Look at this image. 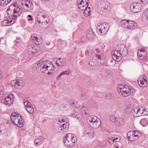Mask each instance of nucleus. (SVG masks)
<instances>
[{
	"instance_id": "obj_39",
	"label": "nucleus",
	"mask_w": 148,
	"mask_h": 148,
	"mask_svg": "<svg viewBox=\"0 0 148 148\" xmlns=\"http://www.w3.org/2000/svg\"><path fill=\"white\" fill-rule=\"evenodd\" d=\"M6 127L3 124H0V134H4L5 131Z\"/></svg>"
},
{
	"instance_id": "obj_4",
	"label": "nucleus",
	"mask_w": 148,
	"mask_h": 148,
	"mask_svg": "<svg viewBox=\"0 0 148 148\" xmlns=\"http://www.w3.org/2000/svg\"><path fill=\"white\" fill-rule=\"evenodd\" d=\"M97 119V118L95 116L89 117L87 118V122L91 127L96 129L100 125V123L98 122Z\"/></svg>"
},
{
	"instance_id": "obj_27",
	"label": "nucleus",
	"mask_w": 148,
	"mask_h": 148,
	"mask_svg": "<svg viewBox=\"0 0 148 148\" xmlns=\"http://www.w3.org/2000/svg\"><path fill=\"white\" fill-rule=\"evenodd\" d=\"M25 85V82L21 79H17V88H21Z\"/></svg>"
},
{
	"instance_id": "obj_31",
	"label": "nucleus",
	"mask_w": 148,
	"mask_h": 148,
	"mask_svg": "<svg viewBox=\"0 0 148 148\" xmlns=\"http://www.w3.org/2000/svg\"><path fill=\"white\" fill-rule=\"evenodd\" d=\"M124 123L123 119L119 117L116 119L115 123L118 125H121Z\"/></svg>"
},
{
	"instance_id": "obj_30",
	"label": "nucleus",
	"mask_w": 148,
	"mask_h": 148,
	"mask_svg": "<svg viewBox=\"0 0 148 148\" xmlns=\"http://www.w3.org/2000/svg\"><path fill=\"white\" fill-rule=\"evenodd\" d=\"M12 0H0V5L5 6L9 4Z\"/></svg>"
},
{
	"instance_id": "obj_18",
	"label": "nucleus",
	"mask_w": 148,
	"mask_h": 148,
	"mask_svg": "<svg viewBox=\"0 0 148 148\" xmlns=\"http://www.w3.org/2000/svg\"><path fill=\"white\" fill-rule=\"evenodd\" d=\"M95 34L91 29L88 30L87 32L86 37L89 40H92L95 37Z\"/></svg>"
},
{
	"instance_id": "obj_24",
	"label": "nucleus",
	"mask_w": 148,
	"mask_h": 148,
	"mask_svg": "<svg viewBox=\"0 0 148 148\" xmlns=\"http://www.w3.org/2000/svg\"><path fill=\"white\" fill-rule=\"evenodd\" d=\"M135 135H134L132 132H129L127 134V136L128 139L131 141H134L138 139H136L135 137Z\"/></svg>"
},
{
	"instance_id": "obj_20",
	"label": "nucleus",
	"mask_w": 148,
	"mask_h": 148,
	"mask_svg": "<svg viewBox=\"0 0 148 148\" xmlns=\"http://www.w3.org/2000/svg\"><path fill=\"white\" fill-rule=\"evenodd\" d=\"M44 140V138L42 136H40L34 140V145L35 146H38L41 145Z\"/></svg>"
},
{
	"instance_id": "obj_14",
	"label": "nucleus",
	"mask_w": 148,
	"mask_h": 148,
	"mask_svg": "<svg viewBox=\"0 0 148 148\" xmlns=\"http://www.w3.org/2000/svg\"><path fill=\"white\" fill-rule=\"evenodd\" d=\"M84 135L90 138H92L95 135V133L93 130L91 129H87L83 133Z\"/></svg>"
},
{
	"instance_id": "obj_23",
	"label": "nucleus",
	"mask_w": 148,
	"mask_h": 148,
	"mask_svg": "<svg viewBox=\"0 0 148 148\" xmlns=\"http://www.w3.org/2000/svg\"><path fill=\"white\" fill-rule=\"evenodd\" d=\"M129 20L124 19L122 20L120 23L121 26L124 28L128 29Z\"/></svg>"
},
{
	"instance_id": "obj_54",
	"label": "nucleus",
	"mask_w": 148,
	"mask_h": 148,
	"mask_svg": "<svg viewBox=\"0 0 148 148\" xmlns=\"http://www.w3.org/2000/svg\"><path fill=\"white\" fill-rule=\"evenodd\" d=\"M69 74V72L67 71H63L60 73L62 76L64 75H68Z\"/></svg>"
},
{
	"instance_id": "obj_49",
	"label": "nucleus",
	"mask_w": 148,
	"mask_h": 148,
	"mask_svg": "<svg viewBox=\"0 0 148 148\" xmlns=\"http://www.w3.org/2000/svg\"><path fill=\"white\" fill-rule=\"evenodd\" d=\"M143 14L144 16L146 17V18H147V20H148V9H147V10H145Z\"/></svg>"
},
{
	"instance_id": "obj_56",
	"label": "nucleus",
	"mask_w": 148,
	"mask_h": 148,
	"mask_svg": "<svg viewBox=\"0 0 148 148\" xmlns=\"http://www.w3.org/2000/svg\"><path fill=\"white\" fill-rule=\"evenodd\" d=\"M88 64L91 67L94 66V63L92 61H90L89 62Z\"/></svg>"
},
{
	"instance_id": "obj_12",
	"label": "nucleus",
	"mask_w": 148,
	"mask_h": 148,
	"mask_svg": "<svg viewBox=\"0 0 148 148\" xmlns=\"http://www.w3.org/2000/svg\"><path fill=\"white\" fill-rule=\"evenodd\" d=\"M13 96L12 94L9 95L8 97L5 98L4 100V103L5 104L9 106L13 102Z\"/></svg>"
},
{
	"instance_id": "obj_28",
	"label": "nucleus",
	"mask_w": 148,
	"mask_h": 148,
	"mask_svg": "<svg viewBox=\"0 0 148 148\" xmlns=\"http://www.w3.org/2000/svg\"><path fill=\"white\" fill-rule=\"evenodd\" d=\"M111 140V141H110V143L111 144H112L114 143L118 142L120 140V138L119 136L112 137Z\"/></svg>"
},
{
	"instance_id": "obj_50",
	"label": "nucleus",
	"mask_w": 148,
	"mask_h": 148,
	"mask_svg": "<svg viewBox=\"0 0 148 148\" xmlns=\"http://www.w3.org/2000/svg\"><path fill=\"white\" fill-rule=\"evenodd\" d=\"M106 96L108 98L111 99L113 97V95L111 93L109 92L107 94Z\"/></svg>"
},
{
	"instance_id": "obj_35",
	"label": "nucleus",
	"mask_w": 148,
	"mask_h": 148,
	"mask_svg": "<svg viewBox=\"0 0 148 148\" xmlns=\"http://www.w3.org/2000/svg\"><path fill=\"white\" fill-rule=\"evenodd\" d=\"M80 115L75 110L73 111L71 114L72 117L75 118L76 119H78L80 116Z\"/></svg>"
},
{
	"instance_id": "obj_62",
	"label": "nucleus",
	"mask_w": 148,
	"mask_h": 148,
	"mask_svg": "<svg viewBox=\"0 0 148 148\" xmlns=\"http://www.w3.org/2000/svg\"><path fill=\"white\" fill-rule=\"evenodd\" d=\"M25 5L27 8V9L29 8H30V6H29V5L26 3L25 4Z\"/></svg>"
},
{
	"instance_id": "obj_11",
	"label": "nucleus",
	"mask_w": 148,
	"mask_h": 148,
	"mask_svg": "<svg viewBox=\"0 0 148 148\" xmlns=\"http://www.w3.org/2000/svg\"><path fill=\"white\" fill-rule=\"evenodd\" d=\"M88 0H79L77 2L79 9L81 11H83L86 8V5L89 4Z\"/></svg>"
},
{
	"instance_id": "obj_51",
	"label": "nucleus",
	"mask_w": 148,
	"mask_h": 148,
	"mask_svg": "<svg viewBox=\"0 0 148 148\" xmlns=\"http://www.w3.org/2000/svg\"><path fill=\"white\" fill-rule=\"evenodd\" d=\"M139 108H133L132 109V111H133L134 113H136V114H138V111Z\"/></svg>"
},
{
	"instance_id": "obj_5",
	"label": "nucleus",
	"mask_w": 148,
	"mask_h": 148,
	"mask_svg": "<svg viewBox=\"0 0 148 148\" xmlns=\"http://www.w3.org/2000/svg\"><path fill=\"white\" fill-rule=\"evenodd\" d=\"M42 63L43 65L42 67V69H45L46 70L49 71L47 73V75L51 74L54 70V66L51 62L49 61L46 60L43 61Z\"/></svg>"
},
{
	"instance_id": "obj_38",
	"label": "nucleus",
	"mask_w": 148,
	"mask_h": 148,
	"mask_svg": "<svg viewBox=\"0 0 148 148\" xmlns=\"http://www.w3.org/2000/svg\"><path fill=\"white\" fill-rule=\"evenodd\" d=\"M88 5H86V8H84V13L85 14H86V15H88V16H90V7H88Z\"/></svg>"
},
{
	"instance_id": "obj_15",
	"label": "nucleus",
	"mask_w": 148,
	"mask_h": 148,
	"mask_svg": "<svg viewBox=\"0 0 148 148\" xmlns=\"http://www.w3.org/2000/svg\"><path fill=\"white\" fill-rule=\"evenodd\" d=\"M15 21L13 19L10 18L9 16L7 20H4L2 22L1 25L4 26H10Z\"/></svg>"
},
{
	"instance_id": "obj_61",
	"label": "nucleus",
	"mask_w": 148,
	"mask_h": 148,
	"mask_svg": "<svg viewBox=\"0 0 148 148\" xmlns=\"http://www.w3.org/2000/svg\"><path fill=\"white\" fill-rule=\"evenodd\" d=\"M85 53L86 55H88L89 54V51L88 50H86Z\"/></svg>"
},
{
	"instance_id": "obj_57",
	"label": "nucleus",
	"mask_w": 148,
	"mask_h": 148,
	"mask_svg": "<svg viewBox=\"0 0 148 148\" xmlns=\"http://www.w3.org/2000/svg\"><path fill=\"white\" fill-rule=\"evenodd\" d=\"M62 108L65 110H67V109H68V108H66V105H64L62 107Z\"/></svg>"
},
{
	"instance_id": "obj_3",
	"label": "nucleus",
	"mask_w": 148,
	"mask_h": 148,
	"mask_svg": "<svg viewBox=\"0 0 148 148\" xmlns=\"http://www.w3.org/2000/svg\"><path fill=\"white\" fill-rule=\"evenodd\" d=\"M117 91L119 94L124 97H127L131 94V89L127 86L119 85Z\"/></svg>"
},
{
	"instance_id": "obj_45",
	"label": "nucleus",
	"mask_w": 148,
	"mask_h": 148,
	"mask_svg": "<svg viewBox=\"0 0 148 148\" xmlns=\"http://www.w3.org/2000/svg\"><path fill=\"white\" fill-rule=\"evenodd\" d=\"M17 79L14 80L12 81L11 82V84L12 86H14L17 88Z\"/></svg>"
},
{
	"instance_id": "obj_21",
	"label": "nucleus",
	"mask_w": 148,
	"mask_h": 148,
	"mask_svg": "<svg viewBox=\"0 0 148 148\" xmlns=\"http://www.w3.org/2000/svg\"><path fill=\"white\" fill-rule=\"evenodd\" d=\"M27 51L29 55H32L37 51L36 49L34 46L29 45L27 48Z\"/></svg>"
},
{
	"instance_id": "obj_52",
	"label": "nucleus",
	"mask_w": 148,
	"mask_h": 148,
	"mask_svg": "<svg viewBox=\"0 0 148 148\" xmlns=\"http://www.w3.org/2000/svg\"><path fill=\"white\" fill-rule=\"evenodd\" d=\"M95 148H105L104 145L103 144H101L97 146Z\"/></svg>"
},
{
	"instance_id": "obj_42",
	"label": "nucleus",
	"mask_w": 148,
	"mask_h": 148,
	"mask_svg": "<svg viewBox=\"0 0 148 148\" xmlns=\"http://www.w3.org/2000/svg\"><path fill=\"white\" fill-rule=\"evenodd\" d=\"M134 135H135V137L136 138V139H138L139 137L141 136V134L137 130H134L132 132Z\"/></svg>"
},
{
	"instance_id": "obj_33",
	"label": "nucleus",
	"mask_w": 148,
	"mask_h": 148,
	"mask_svg": "<svg viewBox=\"0 0 148 148\" xmlns=\"http://www.w3.org/2000/svg\"><path fill=\"white\" fill-rule=\"evenodd\" d=\"M95 51L99 54H96L95 55L97 58L101 60V53L102 52L99 49L96 48L95 49Z\"/></svg>"
},
{
	"instance_id": "obj_55",
	"label": "nucleus",
	"mask_w": 148,
	"mask_h": 148,
	"mask_svg": "<svg viewBox=\"0 0 148 148\" xmlns=\"http://www.w3.org/2000/svg\"><path fill=\"white\" fill-rule=\"evenodd\" d=\"M140 2L144 4H147L148 3V0H140Z\"/></svg>"
},
{
	"instance_id": "obj_1",
	"label": "nucleus",
	"mask_w": 148,
	"mask_h": 148,
	"mask_svg": "<svg viewBox=\"0 0 148 148\" xmlns=\"http://www.w3.org/2000/svg\"><path fill=\"white\" fill-rule=\"evenodd\" d=\"M77 138L74 134L68 133L63 137V141L64 145L69 147H73L77 142Z\"/></svg>"
},
{
	"instance_id": "obj_9",
	"label": "nucleus",
	"mask_w": 148,
	"mask_h": 148,
	"mask_svg": "<svg viewBox=\"0 0 148 148\" xmlns=\"http://www.w3.org/2000/svg\"><path fill=\"white\" fill-rule=\"evenodd\" d=\"M13 14H16V15H13L9 16V18L10 19H13L15 21L17 18L20 16L22 14V10L21 8L19 7V6H16L14 10L13 11Z\"/></svg>"
},
{
	"instance_id": "obj_44",
	"label": "nucleus",
	"mask_w": 148,
	"mask_h": 148,
	"mask_svg": "<svg viewBox=\"0 0 148 148\" xmlns=\"http://www.w3.org/2000/svg\"><path fill=\"white\" fill-rule=\"evenodd\" d=\"M29 4L30 6V8H29L27 9H26V10H25V12H30L32 10L33 8V3L32 1H29Z\"/></svg>"
},
{
	"instance_id": "obj_46",
	"label": "nucleus",
	"mask_w": 148,
	"mask_h": 148,
	"mask_svg": "<svg viewBox=\"0 0 148 148\" xmlns=\"http://www.w3.org/2000/svg\"><path fill=\"white\" fill-rule=\"evenodd\" d=\"M81 110L80 111L82 112V113L83 114V115L85 114L86 115L87 114V112L85 111V108L84 107V106H81Z\"/></svg>"
},
{
	"instance_id": "obj_58",
	"label": "nucleus",
	"mask_w": 148,
	"mask_h": 148,
	"mask_svg": "<svg viewBox=\"0 0 148 148\" xmlns=\"http://www.w3.org/2000/svg\"><path fill=\"white\" fill-rule=\"evenodd\" d=\"M28 17L30 18L28 19L29 20L32 21L33 20V19L32 18V16L31 15H28Z\"/></svg>"
},
{
	"instance_id": "obj_26",
	"label": "nucleus",
	"mask_w": 148,
	"mask_h": 148,
	"mask_svg": "<svg viewBox=\"0 0 148 148\" xmlns=\"http://www.w3.org/2000/svg\"><path fill=\"white\" fill-rule=\"evenodd\" d=\"M147 81L145 79H140L139 78L138 80V83L140 86L144 87L145 86V84H146Z\"/></svg>"
},
{
	"instance_id": "obj_34",
	"label": "nucleus",
	"mask_w": 148,
	"mask_h": 148,
	"mask_svg": "<svg viewBox=\"0 0 148 148\" xmlns=\"http://www.w3.org/2000/svg\"><path fill=\"white\" fill-rule=\"evenodd\" d=\"M37 61L36 63H34L33 64V67L34 70H36L37 69H38L40 66H41L42 65V63L40 64V61Z\"/></svg>"
},
{
	"instance_id": "obj_13",
	"label": "nucleus",
	"mask_w": 148,
	"mask_h": 148,
	"mask_svg": "<svg viewBox=\"0 0 148 148\" xmlns=\"http://www.w3.org/2000/svg\"><path fill=\"white\" fill-rule=\"evenodd\" d=\"M137 55L140 59L143 60L147 56V52L145 49H140L139 52H137Z\"/></svg>"
},
{
	"instance_id": "obj_16",
	"label": "nucleus",
	"mask_w": 148,
	"mask_h": 148,
	"mask_svg": "<svg viewBox=\"0 0 148 148\" xmlns=\"http://www.w3.org/2000/svg\"><path fill=\"white\" fill-rule=\"evenodd\" d=\"M118 50L121 53L122 56L124 57L127 55L128 53V50L127 47L125 45H124L119 47Z\"/></svg>"
},
{
	"instance_id": "obj_40",
	"label": "nucleus",
	"mask_w": 148,
	"mask_h": 148,
	"mask_svg": "<svg viewBox=\"0 0 148 148\" xmlns=\"http://www.w3.org/2000/svg\"><path fill=\"white\" fill-rule=\"evenodd\" d=\"M25 108L28 113L31 114L33 113L34 110L32 105L27 106Z\"/></svg>"
},
{
	"instance_id": "obj_64",
	"label": "nucleus",
	"mask_w": 148,
	"mask_h": 148,
	"mask_svg": "<svg viewBox=\"0 0 148 148\" xmlns=\"http://www.w3.org/2000/svg\"><path fill=\"white\" fill-rule=\"evenodd\" d=\"M50 44V42L48 41H47L46 42V44L47 46H49Z\"/></svg>"
},
{
	"instance_id": "obj_32",
	"label": "nucleus",
	"mask_w": 148,
	"mask_h": 148,
	"mask_svg": "<svg viewBox=\"0 0 148 148\" xmlns=\"http://www.w3.org/2000/svg\"><path fill=\"white\" fill-rule=\"evenodd\" d=\"M64 63L63 59L59 58L56 61V64L58 66H63Z\"/></svg>"
},
{
	"instance_id": "obj_10",
	"label": "nucleus",
	"mask_w": 148,
	"mask_h": 148,
	"mask_svg": "<svg viewBox=\"0 0 148 148\" xmlns=\"http://www.w3.org/2000/svg\"><path fill=\"white\" fill-rule=\"evenodd\" d=\"M43 18L38 14L37 16V19L38 23L39 24L41 23L44 25V28L47 27L49 25V21L44 19Z\"/></svg>"
},
{
	"instance_id": "obj_53",
	"label": "nucleus",
	"mask_w": 148,
	"mask_h": 148,
	"mask_svg": "<svg viewBox=\"0 0 148 148\" xmlns=\"http://www.w3.org/2000/svg\"><path fill=\"white\" fill-rule=\"evenodd\" d=\"M80 42L82 43H84L86 42V40L85 37H82L80 39Z\"/></svg>"
},
{
	"instance_id": "obj_43",
	"label": "nucleus",
	"mask_w": 148,
	"mask_h": 148,
	"mask_svg": "<svg viewBox=\"0 0 148 148\" xmlns=\"http://www.w3.org/2000/svg\"><path fill=\"white\" fill-rule=\"evenodd\" d=\"M119 52L120 51H119L118 50H114L112 51V57L113 59L115 58L117 56V54H118Z\"/></svg>"
},
{
	"instance_id": "obj_22",
	"label": "nucleus",
	"mask_w": 148,
	"mask_h": 148,
	"mask_svg": "<svg viewBox=\"0 0 148 148\" xmlns=\"http://www.w3.org/2000/svg\"><path fill=\"white\" fill-rule=\"evenodd\" d=\"M128 22V29H133L136 27L137 25L135 21L129 20Z\"/></svg>"
},
{
	"instance_id": "obj_8",
	"label": "nucleus",
	"mask_w": 148,
	"mask_h": 148,
	"mask_svg": "<svg viewBox=\"0 0 148 148\" xmlns=\"http://www.w3.org/2000/svg\"><path fill=\"white\" fill-rule=\"evenodd\" d=\"M141 8V5L139 3L134 2L130 6L131 11L134 13H137L140 12Z\"/></svg>"
},
{
	"instance_id": "obj_63",
	"label": "nucleus",
	"mask_w": 148,
	"mask_h": 148,
	"mask_svg": "<svg viewBox=\"0 0 148 148\" xmlns=\"http://www.w3.org/2000/svg\"><path fill=\"white\" fill-rule=\"evenodd\" d=\"M91 81H90L87 84L89 86H90L91 85V84H90L91 83Z\"/></svg>"
},
{
	"instance_id": "obj_36",
	"label": "nucleus",
	"mask_w": 148,
	"mask_h": 148,
	"mask_svg": "<svg viewBox=\"0 0 148 148\" xmlns=\"http://www.w3.org/2000/svg\"><path fill=\"white\" fill-rule=\"evenodd\" d=\"M148 123V121L146 118L142 119L140 121V123L142 126L145 127L146 126Z\"/></svg>"
},
{
	"instance_id": "obj_37",
	"label": "nucleus",
	"mask_w": 148,
	"mask_h": 148,
	"mask_svg": "<svg viewBox=\"0 0 148 148\" xmlns=\"http://www.w3.org/2000/svg\"><path fill=\"white\" fill-rule=\"evenodd\" d=\"M38 14L39 15H41V16L44 18V19L49 21V17L48 16V15L45 12H39Z\"/></svg>"
},
{
	"instance_id": "obj_60",
	"label": "nucleus",
	"mask_w": 148,
	"mask_h": 148,
	"mask_svg": "<svg viewBox=\"0 0 148 148\" xmlns=\"http://www.w3.org/2000/svg\"><path fill=\"white\" fill-rule=\"evenodd\" d=\"M142 77V78H141L140 79H145V80H146V78H147V77L145 75H143Z\"/></svg>"
},
{
	"instance_id": "obj_19",
	"label": "nucleus",
	"mask_w": 148,
	"mask_h": 148,
	"mask_svg": "<svg viewBox=\"0 0 148 148\" xmlns=\"http://www.w3.org/2000/svg\"><path fill=\"white\" fill-rule=\"evenodd\" d=\"M16 6H18V3L17 2H14L12 4L9 6L7 10V12L8 13L10 12V11L11 13L12 12L13 14V11L14 10Z\"/></svg>"
},
{
	"instance_id": "obj_7",
	"label": "nucleus",
	"mask_w": 148,
	"mask_h": 148,
	"mask_svg": "<svg viewBox=\"0 0 148 148\" xmlns=\"http://www.w3.org/2000/svg\"><path fill=\"white\" fill-rule=\"evenodd\" d=\"M57 124L58 126L56 128V130L58 132L64 133L68 131L69 126V123L66 122L62 125H59L58 123Z\"/></svg>"
},
{
	"instance_id": "obj_41",
	"label": "nucleus",
	"mask_w": 148,
	"mask_h": 148,
	"mask_svg": "<svg viewBox=\"0 0 148 148\" xmlns=\"http://www.w3.org/2000/svg\"><path fill=\"white\" fill-rule=\"evenodd\" d=\"M120 51L119 53L118 54H117V56L116 57L115 59H114L115 61L116 62H119L121 60L122 58V57L123 56H122L121 53H120Z\"/></svg>"
},
{
	"instance_id": "obj_6",
	"label": "nucleus",
	"mask_w": 148,
	"mask_h": 148,
	"mask_svg": "<svg viewBox=\"0 0 148 148\" xmlns=\"http://www.w3.org/2000/svg\"><path fill=\"white\" fill-rule=\"evenodd\" d=\"M108 27L105 23L100 24L97 26L96 30L97 33L101 35H103L107 32Z\"/></svg>"
},
{
	"instance_id": "obj_17",
	"label": "nucleus",
	"mask_w": 148,
	"mask_h": 148,
	"mask_svg": "<svg viewBox=\"0 0 148 148\" xmlns=\"http://www.w3.org/2000/svg\"><path fill=\"white\" fill-rule=\"evenodd\" d=\"M99 7L101 8L103 11L107 10L110 7L109 4L108 2H106L103 1L100 2Z\"/></svg>"
},
{
	"instance_id": "obj_25",
	"label": "nucleus",
	"mask_w": 148,
	"mask_h": 148,
	"mask_svg": "<svg viewBox=\"0 0 148 148\" xmlns=\"http://www.w3.org/2000/svg\"><path fill=\"white\" fill-rule=\"evenodd\" d=\"M31 39L33 42L36 45L39 44L40 43H41L40 39L34 35L32 36Z\"/></svg>"
},
{
	"instance_id": "obj_2",
	"label": "nucleus",
	"mask_w": 148,
	"mask_h": 148,
	"mask_svg": "<svg viewBox=\"0 0 148 148\" xmlns=\"http://www.w3.org/2000/svg\"><path fill=\"white\" fill-rule=\"evenodd\" d=\"M22 117L19 114H17L15 112L12 113L11 116L12 122L19 127H22L24 124Z\"/></svg>"
},
{
	"instance_id": "obj_47",
	"label": "nucleus",
	"mask_w": 148,
	"mask_h": 148,
	"mask_svg": "<svg viewBox=\"0 0 148 148\" xmlns=\"http://www.w3.org/2000/svg\"><path fill=\"white\" fill-rule=\"evenodd\" d=\"M24 104L25 108L29 106H31L30 102L27 101L26 100L24 99L23 101Z\"/></svg>"
},
{
	"instance_id": "obj_59",
	"label": "nucleus",
	"mask_w": 148,
	"mask_h": 148,
	"mask_svg": "<svg viewBox=\"0 0 148 148\" xmlns=\"http://www.w3.org/2000/svg\"><path fill=\"white\" fill-rule=\"evenodd\" d=\"M61 75L60 73L57 77L56 79L57 80H58L60 78V77L61 76Z\"/></svg>"
},
{
	"instance_id": "obj_29",
	"label": "nucleus",
	"mask_w": 148,
	"mask_h": 148,
	"mask_svg": "<svg viewBox=\"0 0 148 148\" xmlns=\"http://www.w3.org/2000/svg\"><path fill=\"white\" fill-rule=\"evenodd\" d=\"M138 111V114L137 116H140L141 115H142L143 116L146 115L147 114L146 113H144V112H145V108H143V107L141 108H139ZM146 112V111L145 112Z\"/></svg>"
},
{
	"instance_id": "obj_48",
	"label": "nucleus",
	"mask_w": 148,
	"mask_h": 148,
	"mask_svg": "<svg viewBox=\"0 0 148 148\" xmlns=\"http://www.w3.org/2000/svg\"><path fill=\"white\" fill-rule=\"evenodd\" d=\"M116 118L114 115L111 116L110 117V120L112 122L116 123Z\"/></svg>"
}]
</instances>
